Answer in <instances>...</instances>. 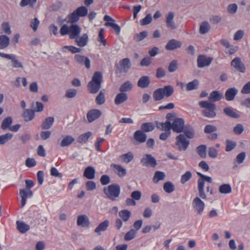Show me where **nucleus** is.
Listing matches in <instances>:
<instances>
[{
    "label": "nucleus",
    "mask_w": 250,
    "mask_h": 250,
    "mask_svg": "<svg viewBox=\"0 0 250 250\" xmlns=\"http://www.w3.org/2000/svg\"><path fill=\"white\" fill-rule=\"evenodd\" d=\"M136 233V230L131 229L125 234L124 239L125 241L131 240L135 237Z\"/></svg>",
    "instance_id": "obj_54"
},
{
    "label": "nucleus",
    "mask_w": 250,
    "mask_h": 250,
    "mask_svg": "<svg viewBox=\"0 0 250 250\" xmlns=\"http://www.w3.org/2000/svg\"><path fill=\"white\" fill-rule=\"evenodd\" d=\"M230 65L236 70L241 73H245L246 72V67L245 64L242 62L241 59L239 57H235L230 62Z\"/></svg>",
    "instance_id": "obj_9"
},
{
    "label": "nucleus",
    "mask_w": 250,
    "mask_h": 250,
    "mask_svg": "<svg viewBox=\"0 0 250 250\" xmlns=\"http://www.w3.org/2000/svg\"><path fill=\"white\" fill-rule=\"evenodd\" d=\"M147 36V32L146 31H144L141 32L139 34H136L135 35L134 37V39L136 41H141L145 39Z\"/></svg>",
    "instance_id": "obj_55"
},
{
    "label": "nucleus",
    "mask_w": 250,
    "mask_h": 250,
    "mask_svg": "<svg viewBox=\"0 0 250 250\" xmlns=\"http://www.w3.org/2000/svg\"><path fill=\"white\" fill-rule=\"evenodd\" d=\"M134 138L140 143H144L146 140V135L142 130H138L134 133Z\"/></svg>",
    "instance_id": "obj_24"
},
{
    "label": "nucleus",
    "mask_w": 250,
    "mask_h": 250,
    "mask_svg": "<svg viewBox=\"0 0 250 250\" xmlns=\"http://www.w3.org/2000/svg\"><path fill=\"white\" fill-rule=\"evenodd\" d=\"M143 166L154 167L157 165L156 159L150 154H146L141 160Z\"/></svg>",
    "instance_id": "obj_13"
},
{
    "label": "nucleus",
    "mask_w": 250,
    "mask_h": 250,
    "mask_svg": "<svg viewBox=\"0 0 250 250\" xmlns=\"http://www.w3.org/2000/svg\"><path fill=\"white\" fill-rule=\"evenodd\" d=\"M174 14L172 12H169L166 16V23L167 27L173 30L176 28V25L173 21Z\"/></svg>",
    "instance_id": "obj_22"
},
{
    "label": "nucleus",
    "mask_w": 250,
    "mask_h": 250,
    "mask_svg": "<svg viewBox=\"0 0 250 250\" xmlns=\"http://www.w3.org/2000/svg\"><path fill=\"white\" fill-rule=\"evenodd\" d=\"M198 154L202 158H205L207 156V146L205 145H201L196 148Z\"/></svg>",
    "instance_id": "obj_41"
},
{
    "label": "nucleus",
    "mask_w": 250,
    "mask_h": 250,
    "mask_svg": "<svg viewBox=\"0 0 250 250\" xmlns=\"http://www.w3.org/2000/svg\"><path fill=\"white\" fill-rule=\"evenodd\" d=\"M95 170L93 167L88 166L85 168L83 176L88 179H93L95 178Z\"/></svg>",
    "instance_id": "obj_26"
},
{
    "label": "nucleus",
    "mask_w": 250,
    "mask_h": 250,
    "mask_svg": "<svg viewBox=\"0 0 250 250\" xmlns=\"http://www.w3.org/2000/svg\"><path fill=\"white\" fill-rule=\"evenodd\" d=\"M210 26L208 21L202 22L200 26L199 32L201 34L207 33L210 29Z\"/></svg>",
    "instance_id": "obj_42"
},
{
    "label": "nucleus",
    "mask_w": 250,
    "mask_h": 250,
    "mask_svg": "<svg viewBox=\"0 0 250 250\" xmlns=\"http://www.w3.org/2000/svg\"><path fill=\"white\" fill-rule=\"evenodd\" d=\"M109 225V222L108 220H105L104 222L101 223L95 229V232L99 235L101 234L102 231L106 230Z\"/></svg>",
    "instance_id": "obj_28"
},
{
    "label": "nucleus",
    "mask_w": 250,
    "mask_h": 250,
    "mask_svg": "<svg viewBox=\"0 0 250 250\" xmlns=\"http://www.w3.org/2000/svg\"><path fill=\"white\" fill-rule=\"evenodd\" d=\"M163 188L167 193H170L174 190L175 187L172 182H167L164 184Z\"/></svg>",
    "instance_id": "obj_50"
},
{
    "label": "nucleus",
    "mask_w": 250,
    "mask_h": 250,
    "mask_svg": "<svg viewBox=\"0 0 250 250\" xmlns=\"http://www.w3.org/2000/svg\"><path fill=\"white\" fill-rule=\"evenodd\" d=\"M2 29L3 32L8 35L11 34L12 32L10 29V26L8 22H3L1 24Z\"/></svg>",
    "instance_id": "obj_63"
},
{
    "label": "nucleus",
    "mask_w": 250,
    "mask_h": 250,
    "mask_svg": "<svg viewBox=\"0 0 250 250\" xmlns=\"http://www.w3.org/2000/svg\"><path fill=\"white\" fill-rule=\"evenodd\" d=\"M16 225L17 229L22 233L26 232L30 229V226L23 222L17 221L16 222Z\"/></svg>",
    "instance_id": "obj_29"
},
{
    "label": "nucleus",
    "mask_w": 250,
    "mask_h": 250,
    "mask_svg": "<svg viewBox=\"0 0 250 250\" xmlns=\"http://www.w3.org/2000/svg\"><path fill=\"white\" fill-rule=\"evenodd\" d=\"M120 73H126L131 67V62L129 58H124L116 64Z\"/></svg>",
    "instance_id": "obj_8"
},
{
    "label": "nucleus",
    "mask_w": 250,
    "mask_h": 250,
    "mask_svg": "<svg viewBox=\"0 0 250 250\" xmlns=\"http://www.w3.org/2000/svg\"><path fill=\"white\" fill-rule=\"evenodd\" d=\"M208 154L210 158H215L217 156L218 151L215 147H210L208 148Z\"/></svg>",
    "instance_id": "obj_64"
},
{
    "label": "nucleus",
    "mask_w": 250,
    "mask_h": 250,
    "mask_svg": "<svg viewBox=\"0 0 250 250\" xmlns=\"http://www.w3.org/2000/svg\"><path fill=\"white\" fill-rule=\"evenodd\" d=\"M183 131L188 138L192 139L194 137V129L191 125H185Z\"/></svg>",
    "instance_id": "obj_39"
},
{
    "label": "nucleus",
    "mask_w": 250,
    "mask_h": 250,
    "mask_svg": "<svg viewBox=\"0 0 250 250\" xmlns=\"http://www.w3.org/2000/svg\"><path fill=\"white\" fill-rule=\"evenodd\" d=\"M246 157V153L244 152H241L238 154L236 159L234 160V163H237L238 164H240L242 163L245 160Z\"/></svg>",
    "instance_id": "obj_58"
},
{
    "label": "nucleus",
    "mask_w": 250,
    "mask_h": 250,
    "mask_svg": "<svg viewBox=\"0 0 250 250\" xmlns=\"http://www.w3.org/2000/svg\"><path fill=\"white\" fill-rule=\"evenodd\" d=\"M105 25L106 26L111 27L112 28V29L115 31L116 34H119L121 31V28L120 26L117 23L110 22H106L105 23Z\"/></svg>",
    "instance_id": "obj_53"
},
{
    "label": "nucleus",
    "mask_w": 250,
    "mask_h": 250,
    "mask_svg": "<svg viewBox=\"0 0 250 250\" xmlns=\"http://www.w3.org/2000/svg\"><path fill=\"white\" fill-rule=\"evenodd\" d=\"M102 115L101 111L97 109L90 110L87 113V118L89 123H91L99 118Z\"/></svg>",
    "instance_id": "obj_18"
},
{
    "label": "nucleus",
    "mask_w": 250,
    "mask_h": 250,
    "mask_svg": "<svg viewBox=\"0 0 250 250\" xmlns=\"http://www.w3.org/2000/svg\"><path fill=\"white\" fill-rule=\"evenodd\" d=\"M132 87L133 85L131 82L126 81L120 86L119 90L121 92L125 93L132 89Z\"/></svg>",
    "instance_id": "obj_46"
},
{
    "label": "nucleus",
    "mask_w": 250,
    "mask_h": 250,
    "mask_svg": "<svg viewBox=\"0 0 250 250\" xmlns=\"http://www.w3.org/2000/svg\"><path fill=\"white\" fill-rule=\"evenodd\" d=\"M244 129L243 125L241 124H238L233 128V132L235 134L240 135L242 133Z\"/></svg>",
    "instance_id": "obj_62"
},
{
    "label": "nucleus",
    "mask_w": 250,
    "mask_h": 250,
    "mask_svg": "<svg viewBox=\"0 0 250 250\" xmlns=\"http://www.w3.org/2000/svg\"><path fill=\"white\" fill-rule=\"evenodd\" d=\"M96 102L99 105H102L105 102L104 93L103 91H101L96 97Z\"/></svg>",
    "instance_id": "obj_52"
},
{
    "label": "nucleus",
    "mask_w": 250,
    "mask_h": 250,
    "mask_svg": "<svg viewBox=\"0 0 250 250\" xmlns=\"http://www.w3.org/2000/svg\"><path fill=\"white\" fill-rule=\"evenodd\" d=\"M174 91L173 87L170 85L158 88L153 92V99L156 101L162 100L165 97L167 98L171 96L173 94Z\"/></svg>",
    "instance_id": "obj_4"
},
{
    "label": "nucleus",
    "mask_w": 250,
    "mask_h": 250,
    "mask_svg": "<svg viewBox=\"0 0 250 250\" xmlns=\"http://www.w3.org/2000/svg\"><path fill=\"white\" fill-rule=\"evenodd\" d=\"M199 105L201 108H206L202 111V114L204 116L211 118L216 116L215 111L216 105L214 104L207 101H202L199 103Z\"/></svg>",
    "instance_id": "obj_6"
},
{
    "label": "nucleus",
    "mask_w": 250,
    "mask_h": 250,
    "mask_svg": "<svg viewBox=\"0 0 250 250\" xmlns=\"http://www.w3.org/2000/svg\"><path fill=\"white\" fill-rule=\"evenodd\" d=\"M182 42L175 39L169 41L167 43L165 48L167 50L171 51L181 47Z\"/></svg>",
    "instance_id": "obj_20"
},
{
    "label": "nucleus",
    "mask_w": 250,
    "mask_h": 250,
    "mask_svg": "<svg viewBox=\"0 0 250 250\" xmlns=\"http://www.w3.org/2000/svg\"><path fill=\"white\" fill-rule=\"evenodd\" d=\"M35 117L34 111L32 109H26L23 113V117L26 122L31 121Z\"/></svg>",
    "instance_id": "obj_35"
},
{
    "label": "nucleus",
    "mask_w": 250,
    "mask_h": 250,
    "mask_svg": "<svg viewBox=\"0 0 250 250\" xmlns=\"http://www.w3.org/2000/svg\"><path fill=\"white\" fill-rule=\"evenodd\" d=\"M157 127L166 132H170V130L172 128V125L169 121H166L165 123H160L158 124Z\"/></svg>",
    "instance_id": "obj_38"
},
{
    "label": "nucleus",
    "mask_w": 250,
    "mask_h": 250,
    "mask_svg": "<svg viewBox=\"0 0 250 250\" xmlns=\"http://www.w3.org/2000/svg\"><path fill=\"white\" fill-rule=\"evenodd\" d=\"M189 144V141L187 140L183 134H180L177 136L176 145L178 146L179 150H186Z\"/></svg>",
    "instance_id": "obj_11"
},
{
    "label": "nucleus",
    "mask_w": 250,
    "mask_h": 250,
    "mask_svg": "<svg viewBox=\"0 0 250 250\" xmlns=\"http://www.w3.org/2000/svg\"><path fill=\"white\" fill-rule=\"evenodd\" d=\"M36 1L37 0H21L20 5L21 7H24L28 5H30V6L33 7Z\"/></svg>",
    "instance_id": "obj_60"
},
{
    "label": "nucleus",
    "mask_w": 250,
    "mask_h": 250,
    "mask_svg": "<svg viewBox=\"0 0 250 250\" xmlns=\"http://www.w3.org/2000/svg\"><path fill=\"white\" fill-rule=\"evenodd\" d=\"M67 23H70V25L63 24L60 28V33L62 36L68 35L70 39H74L81 33V28L78 24H76L77 22Z\"/></svg>",
    "instance_id": "obj_1"
},
{
    "label": "nucleus",
    "mask_w": 250,
    "mask_h": 250,
    "mask_svg": "<svg viewBox=\"0 0 250 250\" xmlns=\"http://www.w3.org/2000/svg\"><path fill=\"white\" fill-rule=\"evenodd\" d=\"M19 194L21 198V207L23 208L26 204L27 199L32 196L33 192L31 189H20Z\"/></svg>",
    "instance_id": "obj_15"
},
{
    "label": "nucleus",
    "mask_w": 250,
    "mask_h": 250,
    "mask_svg": "<svg viewBox=\"0 0 250 250\" xmlns=\"http://www.w3.org/2000/svg\"><path fill=\"white\" fill-rule=\"evenodd\" d=\"M217 130V127L213 125H206L204 128V132L205 133H212Z\"/></svg>",
    "instance_id": "obj_61"
},
{
    "label": "nucleus",
    "mask_w": 250,
    "mask_h": 250,
    "mask_svg": "<svg viewBox=\"0 0 250 250\" xmlns=\"http://www.w3.org/2000/svg\"><path fill=\"white\" fill-rule=\"evenodd\" d=\"M75 141V139L72 136L67 135L62 140L60 146L61 147L68 146L72 144Z\"/></svg>",
    "instance_id": "obj_37"
},
{
    "label": "nucleus",
    "mask_w": 250,
    "mask_h": 250,
    "mask_svg": "<svg viewBox=\"0 0 250 250\" xmlns=\"http://www.w3.org/2000/svg\"><path fill=\"white\" fill-rule=\"evenodd\" d=\"M142 131L144 132H150L154 129V126L153 123L148 122L143 123L141 126Z\"/></svg>",
    "instance_id": "obj_44"
},
{
    "label": "nucleus",
    "mask_w": 250,
    "mask_h": 250,
    "mask_svg": "<svg viewBox=\"0 0 250 250\" xmlns=\"http://www.w3.org/2000/svg\"><path fill=\"white\" fill-rule=\"evenodd\" d=\"M13 137V134L10 133H7L5 134L0 136V145L5 144L8 141L10 140Z\"/></svg>",
    "instance_id": "obj_51"
},
{
    "label": "nucleus",
    "mask_w": 250,
    "mask_h": 250,
    "mask_svg": "<svg viewBox=\"0 0 250 250\" xmlns=\"http://www.w3.org/2000/svg\"><path fill=\"white\" fill-rule=\"evenodd\" d=\"M127 99V94L125 93L121 92L116 95L114 100V103L116 105H119L126 101Z\"/></svg>",
    "instance_id": "obj_31"
},
{
    "label": "nucleus",
    "mask_w": 250,
    "mask_h": 250,
    "mask_svg": "<svg viewBox=\"0 0 250 250\" xmlns=\"http://www.w3.org/2000/svg\"><path fill=\"white\" fill-rule=\"evenodd\" d=\"M236 144L235 142L227 140L226 141V151L228 152L230 151L236 146Z\"/></svg>",
    "instance_id": "obj_59"
},
{
    "label": "nucleus",
    "mask_w": 250,
    "mask_h": 250,
    "mask_svg": "<svg viewBox=\"0 0 250 250\" xmlns=\"http://www.w3.org/2000/svg\"><path fill=\"white\" fill-rule=\"evenodd\" d=\"M131 212L126 209L122 210L119 212V216L124 222H126L128 220L131 216Z\"/></svg>",
    "instance_id": "obj_45"
},
{
    "label": "nucleus",
    "mask_w": 250,
    "mask_h": 250,
    "mask_svg": "<svg viewBox=\"0 0 250 250\" xmlns=\"http://www.w3.org/2000/svg\"><path fill=\"white\" fill-rule=\"evenodd\" d=\"M166 177V174L164 172L160 171H157L155 172L154 175L153 177V182L156 184L160 181L163 180Z\"/></svg>",
    "instance_id": "obj_40"
},
{
    "label": "nucleus",
    "mask_w": 250,
    "mask_h": 250,
    "mask_svg": "<svg viewBox=\"0 0 250 250\" xmlns=\"http://www.w3.org/2000/svg\"><path fill=\"white\" fill-rule=\"evenodd\" d=\"M0 57L11 60L12 66L14 68H23L22 63L16 58V56L14 54H8L0 52Z\"/></svg>",
    "instance_id": "obj_12"
},
{
    "label": "nucleus",
    "mask_w": 250,
    "mask_h": 250,
    "mask_svg": "<svg viewBox=\"0 0 250 250\" xmlns=\"http://www.w3.org/2000/svg\"><path fill=\"white\" fill-rule=\"evenodd\" d=\"M212 61V58L207 57L205 55H199L197 60V66L199 68H203L209 66Z\"/></svg>",
    "instance_id": "obj_14"
},
{
    "label": "nucleus",
    "mask_w": 250,
    "mask_h": 250,
    "mask_svg": "<svg viewBox=\"0 0 250 250\" xmlns=\"http://www.w3.org/2000/svg\"><path fill=\"white\" fill-rule=\"evenodd\" d=\"M92 133L90 132H87L81 134L77 139V142L79 143H84L87 142Z\"/></svg>",
    "instance_id": "obj_48"
},
{
    "label": "nucleus",
    "mask_w": 250,
    "mask_h": 250,
    "mask_svg": "<svg viewBox=\"0 0 250 250\" xmlns=\"http://www.w3.org/2000/svg\"><path fill=\"white\" fill-rule=\"evenodd\" d=\"M149 84V78L148 76H143L139 79L137 84L139 87L144 88L148 87Z\"/></svg>",
    "instance_id": "obj_30"
},
{
    "label": "nucleus",
    "mask_w": 250,
    "mask_h": 250,
    "mask_svg": "<svg viewBox=\"0 0 250 250\" xmlns=\"http://www.w3.org/2000/svg\"><path fill=\"white\" fill-rule=\"evenodd\" d=\"M199 85V82L197 79H194L191 82L186 84V90L187 91H191L197 89Z\"/></svg>",
    "instance_id": "obj_34"
},
{
    "label": "nucleus",
    "mask_w": 250,
    "mask_h": 250,
    "mask_svg": "<svg viewBox=\"0 0 250 250\" xmlns=\"http://www.w3.org/2000/svg\"><path fill=\"white\" fill-rule=\"evenodd\" d=\"M184 123L185 122L183 119H175L172 124L173 130L177 133L182 132L185 127Z\"/></svg>",
    "instance_id": "obj_16"
},
{
    "label": "nucleus",
    "mask_w": 250,
    "mask_h": 250,
    "mask_svg": "<svg viewBox=\"0 0 250 250\" xmlns=\"http://www.w3.org/2000/svg\"><path fill=\"white\" fill-rule=\"evenodd\" d=\"M76 62L81 65H84L87 69L90 68V61L88 58L79 54H76L74 57Z\"/></svg>",
    "instance_id": "obj_17"
},
{
    "label": "nucleus",
    "mask_w": 250,
    "mask_h": 250,
    "mask_svg": "<svg viewBox=\"0 0 250 250\" xmlns=\"http://www.w3.org/2000/svg\"><path fill=\"white\" fill-rule=\"evenodd\" d=\"M235 109L231 107H226L224 108V113L228 116L232 118H239L240 115L235 112Z\"/></svg>",
    "instance_id": "obj_27"
},
{
    "label": "nucleus",
    "mask_w": 250,
    "mask_h": 250,
    "mask_svg": "<svg viewBox=\"0 0 250 250\" xmlns=\"http://www.w3.org/2000/svg\"><path fill=\"white\" fill-rule=\"evenodd\" d=\"M111 167L114 169L115 173L120 177H123L126 175V169L121 166L116 164H111Z\"/></svg>",
    "instance_id": "obj_32"
},
{
    "label": "nucleus",
    "mask_w": 250,
    "mask_h": 250,
    "mask_svg": "<svg viewBox=\"0 0 250 250\" xmlns=\"http://www.w3.org/2000/svg\"><path fill=\"white\" fill-rule=\"evenodd\" d=\"M78 46L81 47L86 46L88 42V37L87 34H83L81 36H77L74 39Z\"/></svg>",
    "instance_id": "obj_21"
},
{
    "label": "nucleus",
    "mask_w": 250,
    "mask_h": 250,
    "mask_svg": "<svg viewBox=\"0 0 250 250\" xmlns=\"http://www.w3.org/2000/svg\"><path fill=\"white\" fill-rule=\"evenodd\" d=\"M192 176V174L189 171H187L182 175L181 178V182L184 184L188 181Z\"/></svg>",
    "instance_id": "obj_57"
},
{
    "label": "nucleus",
    "mask_w": 250,
    "mask_h": 250,
    "mask_svg": "<svg viewBox=\"0 0 250 250\" xmlns=\"http://www.w3.org/2000/svg\"><path fill=\"white\" fill-rule=\"evenodd\" d=\"M231 187L229 184H223L221 185L219 188L220 193L223 194H228L231 192Z\"/></svg>",
    "instance_id": "obj_47"
},
{
    "label": "nucleus",
    "mask_w": 250,
    "mask_h": 250,
    "mask_svg": "<svg viewBox=\"0 0 250 250\" xmlns=\"http://www.w3.org/2000/svg\"><path fill=\"white\" fill-rule=\"evenodd\" d=\"M12 123V119L11 117H7L2 122L1 128L3 130H5L10 127V125Z\"/></svg>",
    "instance_id": "obj_49"
},
{
    "label": "nucleus",
    "mask_w": 250,
    "mask_h": 250,
    "mask_svg": "<svg viewBox=\"0 0 250 250\" xmlns=\"http://www.w3.org/2000/svg\"><path fill=\"white\" fill-rule=\"evenodd\" d=\"M54 121V119L53 117H49L45 119L41 125V127L42 129H48L52 125Z\"/></svg>",
    "instance_id": "obj_36"
},
{
    "label": "nucleus",
    "mask_w": 250,
    "mask_h": 250,
    "mask_svg": "<svg viewBox=\"0 0 250 250\" xmlns=\"http://www.w3.org/2000/svg\"><path fill=\"white\" fill-rule=\"evenodd\" d=\"M222 98V94L219 91H212L208 97V100L211 102H215L221 100Z\"/></svg>",
    "instance_id": "obj_25"
},
{
    "label": "nucleus",
    "mask_w": 250,
    "mask_h": 250,
    "mask_svg": "<svg viewBox=\"0 0 250 250\" xmlns=\"http://www.w3.org/2000/svg\"><path fill=\"white\" fill-rule=\"evenodd\" d=\"M10 43V39L6 35L0 36V50L7 48Z\"/></svg>",
    "instance_id": "obj_33"
},
{
    "label": "nucleus",
    "mask_w": 250,
    "mask_h": 250,
    "mask_svg": "<svg viewBox=\"0 0 250 250\" xmlns=\"http://www.w3.org/2000/svg\"><path fill=\"white\" fill-rule=\"evenodd\" d=\"M192 206L197 214H202L205 207L204 202L198 197H195L192 201Z\"/></svg>",
    "instance_id": "obj_10"
},
{
    "label": "nucleus",
    "mask_w": 250,
    "mask_h": 250,
    "mask_svg": "<svg viewBox=\"0 0 250 250\" xmlns=\"http://www.w3.org/2000/svg\"><path fill=\"white\" fill-rule=\"evenodd\" d=\"M87 14L88 9L85 6H82L68 14L63 21L66 22H77L80 17H84Z\"/></svg>",
    "instance_id": "obj_2"
},
{
    "label": "nucleus",
    "mask_w": 250,
    "mask_h": 250,
    "mask_svg": "<svg viewBox=\"0 0 250 250\" xmlns=\"http://www.w3.org/2000/svg\"><path fill=\"white\" fill-rule=\"evenodd\" d=\"M77 225L83 227H88L89 225V219L85 215H82L78 216Z\"/></svg>",
    "instance_id": "obj_23"
},
{
    "label": "nucleus",
    "mask_w": 250,
    "mask_h": 250,
    "mask_svg": "<svg viewBox=\"0 0 250 250\" xmlns=\"http://www.w3.org/2000/svg\"><path fill=\"white\" fill-rule=\"evenodd\" d=\"M152 18L151 14H148L143 19L140 20V24L142 25H146L150 23L152 21Z\"/></svg>",
    "instance_id": "obj_56"
},
{
    "label": "nucleus",
    "mask_w": 250,
    "mask_h": 250,
    "mask_svg": "<svg viewBox=\"0 0 250 250\" xmlns=\"http://www.w3.org/2000/svg\"><path fill=\"white\" fill-rule=\"evenodd\" d=\"M238 92V90L235 87H231L227 89L225 93L226 100L227 101L233 100Z\"/></svg>",
    "instance_id": "obj_19"
},
{
    "label": "nucleus",
    "mask_w": 250,
    "mask_h": 250,
    "mask_svg": "<svg viewBox=\"0 0 250 250\" xmlns=\"http://www.w3.org/2000/svg\"><path fill=\"white\" fill-rule=\"evenodd\" d=\"M103 76L101 72H95L92 78V80L87 84V88L91 93H96L101 87Z\"/></svg>",
    "instance_id": "obj_3"
},
{
    "label": "nucleus",
    "mask_w": 250,
    "mask_h": 250,
    "mask_svg": "<svg viewBox=\"0 0 250 250\" xmlns=\"http://www.w3.org/2000/svg\"><path fill=\"white\" fill-rule=\"evenodd\" d=\"M205 181L211 183L212 182V178L210 177L204 175L203 179H198L197 181L199 195L203 199H206L207 198L204 191Z\"/></svg>",
    "instance_id": "obj_7"
},
{
    "label": "nucleus",
    "mask_w": 250,
    "mask_h": 250,
    "mask_svg": "<svg viewBox=\"0 0 250 250\" xmlns=\"http://www.w3.org/2000/svg\"><path fill=\"white\" fill-rule=\"evenodd\" d=\"M120 157L123 162L127 164L133 160L134 156L132 152H128L121 155Z\"/></svg>",
    "instance_id": "obj_43"
},
{
    "label": "nucleus",
    "mask_w": 250,
    "mask_h": 250,
    "mask_svg": "<svg viewBox=\"0 0 250 250\" xmlns=\"http://www.w3.org/2000/svg\"><path fill=\"white\" fill-rule=\"evenodd\" d=\"M121 191L120 186L113 184L104 188V192L106 197L111 201H116L119 197Z\"/></svg>",
    "instance_id": "obj_5"
}]
</instances>
